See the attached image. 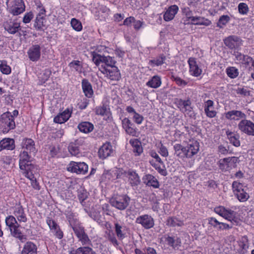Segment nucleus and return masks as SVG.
<instances>
[{"instance_id":"nucleus-1","label":"nucleus","mask_w":254,"mask_h":254,"mask_svg":"<svg viewBox=\"0 0 254 254\" xmlns=\"http://www.w3.org/2000/svg\"><path fill=\"white\" fill-rule=\"evenodd\" d=\"M130 201V197L127 194L116 195L110 199V203L113 207L124 210L127 207Z\"/></svg>"},{"instance_id":"nucleus-2","label":"nucleus","mask_w":254,"mask_h":254,"mask_svg":"<svg viewBox=\"0 0 254 254\" xmlns=\"http://www.w3.org/2000/svg\"><path fill=\"white\" fill-rule=\"evenodd\" d=\"M5 223L6 226L9 228L11 235L18 238L20 240L26 239L24 235L22 234L18 228L19 225L18 224L15 218L11 215L8 216L5 218Z\"/></svg>"},{"instance_id":"nucleus-3","label":"nucleus","mask_w":254,"mask_h":254,"mask_svg":"<svg viewBox=\"0 0 254 254\" xmlns=\"http://www.w3.org/2000/svg\"><path fill=\"white\" fill-rule=\"evenodd\" d=\"M100 70L107 75L111 80H118L121 75L118 67L113 64H101L99 67Z\"/></svg>"},{"instance_id":"nucleus-4","label":"nucleus","mask_w":254,"mask_h":254,"mask_svg":"<svg viewBox=\"0 0 254 254\" xmlns=\"http://www.w3.org/2000/svg\"><path fill=\"white\" fill-rule=\"evenodd\" d=\"M8 11L13 15H18L25 9L23 0H12L7 5Z\"/></svg>"},{"instance_id":"nucleus-5","label":"nucleus","mask_w":254,"mask_h":254,"mask_svg":"<svg viewBox=\"0 0 254 254\" xmlns=\"http://www.w3.org/2000/svg\"><path fill=\"white\" fill-rule=\"evenodd\" d=\"M88 168V165L84 162L71 161L68 164L67 170L77 174H85L87 172Z\"/></svg>"},{"instance_id":"nucleus-6","label":"nucleus","mask_w":254,"mask_h":254,"mask_svg":"<svg viewBox=\"0 0 254 254\" xmlns=\"http://www.w3.org/2000/svg\"><path fill=\"white\" fill-rule=\"evenodd\" d=\"M238 129L243 133L254 136V123L250 120H242L238 125Z\"/></svg>"},{"instance_id":"nucleus-7","label":"nucleus","mask_w":254,"mask_h":254,"mask_svg":"<svg viewBox=\"0 0 254 254\" xmlns=\"http://www.w3.org/2000/svg\"><path fill=\"white\" fill-rule=\"evenodd\" d=\"M224 43L230 49H238L242 45L243 41L238 36L231 35L224 39Z\"/></svg>"},{"instance_id":"nucleus-8","label":"nucleus","mask_w":254,"mask_h":254,"mask_svg":"<svg viewBox=\"0 0 254 254\" xmlns=\"http://www.w3.org/2000/svg\"><path fill=\"white\" fill-rule=\"evenodd\" d=\"M3 27L4 30L10 34H14L21 29L20 23L16 20L11 19L4 22Z\"/></svg>"},{"instance_id":"nucleus-9","label":"nucleus","mask_w":254,"mask_h":254,"mask_svg":"<svg viewBox=\"0 0 254 254\" xmlns=\"http://www.w3.org/2000/svg\"><path fill=\"white\" fill-rule=\"evenodd\" d=\"M175 104L179 110L184 113L189 114L192 110L191 101L190 98L187 100L176 99Z\"/></svg>"},{"instance_id":"nucleus-10","label":"nucleus","mask_w":254,"mask_h":254,"mask_svg":"<svg viewBox=\"0 0 254 254\" xmlns=\"http://www.w3.org/2000/svg\"><path fill=\"white\" fill-rule=\"evenodd\" d=\"M135 222L141 224L145 229H148L153 227L154 220L152 217L148 215L144 214L136 218Z\"/></svg>"},{"instance_id":"nucleus-11","label":"nucleus","mask_w":254,"mask_h":254,"mask_svg":"<svg viewBox=\"0 0 254 254\" xmlns=\"http://www.w3.org/2000/svg\"><path fill=\"white\" fill-rule=\"evenodd\" d=\"M199 143L197 141H192L186 146L185 149V157L191 158L195 155L199 150Z\"/></svg>"},{"instance_id":"nucleus-12","label":"nucleus","mask_w":254,"mask_h":254,"mask_svg":"<svg viewBox=\"0 0 254 254\" xmlns=\"http://www.w3.org/2000/svg\"><path fill=\"white\" fill-rule=\"evenodd\" d=\"M113 153L112 146L110 142L104 143L99 149L98 155L100 158L104 159Z\"/></svg>"},{"instance_id":"nucleus-13","label":"nucleus","mask_w":254,"mask_h":254,"mask_svg":"<svg viewBox=\"0 0 254 254\" xmlns=\"http://www.w3.org/2000/svg\"><path fill=\"white\" fill-rule=\"evenodd\" d=\"M83 143V140L81 139H76L73 142H71L69 144L68 149L72 156H78L80 154L79 146L82 145Z\"/></svg>"},{"instance_id":"nucleus-14","label":"nucleus","mask_w":254,"mask_h":254,"mask_svg":"<svg viewBox=\"0 0 254 254\" xmlns=\"http://www.w3.org/2000/svg\"><path fill=\"white\" fill-rule=\"evenodd\" d=\"M92 60L94 64H115L113 59L110 56H102L100 54L94 53L92 55Z\"/></svg>"},{"instance_id":"nucleus-15","label":"nucleus","mask_w":254,"mask_h":254,"mask_svg":"<svg viewBox=\"0 0 254 254\" xmlns=\"http://www.w3.org/2000/svg\"><path fill=\"white\" fill-rule=\"evenodd\" d=\"M225 117L228 120L238 121L241 119H245L246 115L240 111L232 110L226 112Z\"/></svg>"},{"instance_id":"nucleus-16","label":"nucleus","mask_w":254,"mask_h":254,"mask_svg":"<svg viewBox=\"0 0 254 254\" xmlns=\"http://www.w3.org/2000/svg\"><path fill=\"white\" fill-rule=\"evenodd\" d=\"M226 134L227 138L228 139L230 143L232 144L235 147H239L241 145V142L240 140V135L239 133L235 132H232L228 129L226 131Z\"/></svg>"},{"instance_id":"nucleus-17","label":"nucleus","mask_w":254,"mask_h":254,"mask_svg":"<svg viewBox=\"0 0 254 254\" xmlns=\"http://www.w3.org/2000/svg\"><path fill=\"white\" fill-rule=\"evenodd\" d=\"M28 54L29 59L32 62H36L40 57V47L38 45L32 46L28 50Z\"/></svg>"},{"instance_id":"nucleus-18","label":"nucleus","mask_w":254,"mask_h":254,"mask_svg":"<svg viewBox=\"0 0 254 254\" xmlns=\"http://www.w3.org/2000/svg\"><path fill=\"white\" fill-rule=\"evenodd\" d=\"M179 10V7L176 5H172L168 7L164 14V19L166 21L172 20Z\"/></svg>"},{"instance_id":"nucleus-19","label":"nucleus","mask_w":254,"mask_h":254,"mask_svg":"<svg viewBox=\"0 0 254 254\" xmlns=\"http://www.w3.org/2000/svg\"><path fill=\"white\" fill-rule=\"evenodd\" d=\"M21 170L24 171L23 173L25 177L29 179H33L34 178V174L37 173L38 169L36 166L29 163L25 166V169H21Z\"/></svg>"},{"instance_id":"nucleus-20","label":"nucleus","mask_w":254,"mask_h":254,"mask_svg":"<svg viewBox=\"0 0 254 254\" xmlns=\"http://www.w3.org/2000/svg\"><path fill=\"white\" fill-rule=\"evenodd\" d=\"M37 246L35 244L27 242L24 244L21 254H37Z\"/></svg>"},{"instance_id":"nucleus-21","label":"nucleus","mask_w":254,"mask_h":254,"mask_svg":"<svg viewBox=\"0 0 254 254\" xmlns=\"http://www.w3.org/2000/svg\"><path fill=\"white\" fill-rule=\"evenodd\" d=\"M30 162V156L28 151L24 150L21 152L19 155L20 169H25V166Z\"/></svg>"},{"instance_id":"nucleus-22","label":"nucleus","mask_w":254,"mask_h":254,"mask_svg":"<svg viewBox=\"0 0 254 254\" xmlns=\"http://www.w3.org/2000/svg\"><path fill=\"white\" fill-rule=\"evenodd\" d=\"M129 184L132 187H137L140 183V180L138 174L133 171H129L127 173Z\"/></svg>"},{"instance_id":"nucleus-23","label":"nucleus","mask_w":254,"mask_h":254,"mask_svg":"<svg viewBox=\"0 0 254 254\" xmlns=\"http://www.w3.org/2000/svg\"><path fill=\"white\" fill-rule=\"evenodd\" d=\"M133 153L135 156H139L143 152V148L141 142L138 139H131L129 140Z\"/></svg>"},{"instance_id":"nucleus-24","label":"nucleus","mask_w":254,"mask_h":254,"mask_svg":"<svg viewBox=\"0 0 254 254\" xmlns=\"http://www.w3.org/2000/svg\"><path fill=\"white\" fill-rule=\"evenodd\" d=\"M22 148L27 151H29V153H33L35 154L36 152L35 147V142L31 138H25L22 141Z\"/></svg>"},{"instance_id":"nucleus-25","label":"nucleus","mask_w":254,"mask_h":254,"mask_svg":"<svg viewBox=\"0 0 254 254\" xmlns=\"http://www.w3.org/2000/svg\"><path fill=\"white\" fill-rule=\"evenodd\" d=\"M70 117V113L69 110L67 109L55 117L54 121L56 123L62 124L67 121Z\"/></svg>"},{"instance_id":"nucleus-26","label":"nucleus","mask_w":254,"mask_h":254,"mask_svg":"<svg viewBox=\"0 0 254 254\" xmlns=\"http://www.w3.org/2000/svg\"><path fill=\"white\" fill-rule=\"evenodd\" d=\"M82 87L85 95L88 98L91 97L93 94V91L91 84L87 79H84L82 80Z\"/></svg>"},{"instance_id":"nucleus-27","label":"nucleus","mask_w":254,"mask_h":254,"mask_svg":"<svg viewBox=\"0 0 254 254\" xmlns=\"http://www.w3.org/2000/svg\"><path fill=\"white\" fill-rule=\"evenodd\" d=\"M69 222L77 238L85 232L84 228L74 222L73 219L69 218Z\"/></svg>"},{"instance_id":"nucleus-28","label":"nucleus","mask_w":254,"mask_h":254,"mask_svg":"<svg viewBox=\"0 0 254 254\" xmlns=\"http://www.w3.org/2000/svg\"><path fill=\"white\" fill-rule=\"evenodd\" d=\"M78 128L81 132L85 133H88L93 130L94 126L90 122H83L78 125Z\"/></svg>"},{"instance_id":"nucleus-29","label":"nucleus","mask_w":254,"mask_h":254,"mask_svg":"<svg viewBox=\"0 0 254 254\" xmlns=\"http://www.w3.org/2000/svg\"><path fill=\"white\" fill-rule=\"evenodd\" d=\"M0 145L3 149L12 150L15 148L14 140L11 138H4L1 140Z\"/></svg>"},{"instance_id":"nucleus-30","label":"nucleus","mask_w":254,"mask_h":254,"mask_svg":"<svg viewBox=\"0 0 254 254\" xmlns=\"http://www.w3.org/2000/svg\"><path fill=\"white\" fill-rule=\"evenodd\" d=\"M237 158L235 157L225 158L219 160V166L221 169H224L229 166V163H235Z\"/></svg>"},{"instance_id":"nucleus-31","label":"nucleus","mask_w":254,"mask_h":254,"mask_svg":"<svg viewBox=\"0 0 254 254\" xmlns=\"http://www.w3.org/2000/svg\"><path fill=\"white\" fill-rule=\"evenodd\" d=\"M14 215L19 222H26L27 218L22 206H18L15 208Z\"/></svg>"},{"instance_id":"nucleus-32","label":"nucleus","mask_w":254,"mask_h":254,"mask_svg":"<svg viewBox=\"0 0 254 254\" xmlns=\"http://www.w3.org/2000/svg\"><path fill=\"white\" fill-rule=\"evenodd\" d=\"M145 179L147 181V185L152 186L154 188L159 187V183L154 176L148 174L145 176Z\"/></svg>"},{"instance_id":"nucleus-33","label":"nucleus","mask_w":254,"mask_h":254,"mask_svg":"<svg viewBox=\"0 0 254 254\" xmlns=\"http://www.w3.org/2000/svg\"><path fill=\"white\" fill-rule=\"evenodd\" d=\"M2 120H4V122L5 124V126L8 128L7 129H6V128H5L3 129V131L4 132H7L9 130L13 129L15 127V122L14 121V119H12L11 118H8L7 116H5V117H2Z\"/></svg>"},{"instance_id":"nucleus-34","label":"nucleus","mask_w":254,"mask_h":254,"mask_svg":"<svg viewBox=\"0 0 254 254\" xmlns=\"http://www.w3.org/2000/svg\"><path fill=\"white\" fill-rule=\"evenodd\" d=\"M161 84V78L157 75L154 76L146 83V85L153 88L159 87Z\"/></svg>"},{"instance_id":"nucleus-35","label":"nucleus","mask_w":254,"mask_h":254,"mask_svg":"<svg viewBox=\"0 0 254 254\" xmlns=\"http://www.w3.org/2000/svg\"><path fill=\"white\" fill-rule=\"evenodd\" d=\"M166 241L168 245L172 247L174 249L180 246L181 244V240L178 237L175 239V237L168 236L166 238Z\"/></svg>"},{"instance_id":"nucleus-36","label":"nucleus","mask_w":254,"mask_h":254,"mask_svg":"<svg viewBox=\"0 0 254 254\" xmlns=\"http://www.w3.org/2000/svg\"><path fill=\"white\" fill-rule=\"evenodd\" d=\"M239 252L240 254H244L248 248V240L247 237H244L239 243Z\"/></svg>"},{"instance_id":"nucleus-37","label":"nucleus","mask_w":254,"mask_h":254,"mask_svg":"<svg viewBox=\"0 0 254 254\" xmlns=\"http://www.w3.org/2000/svg\"><path fill=\"white\" fill-rule=\"evenodd\" d=\"M92 251L93 250L88 247H83L71 251L70 254H92Z\"/></svg>"},{"instance_id":"nucleus-38","label":"nucleus","mask_w":254,"mask_h":254,"mask_svg":"<svg viewBox=\"0 0 254 254\" xmlns=\"http://www.w3.org/2000/svg\"><path fill=\"white\" fill-rule=\"evenodd\" d=\"M166 224L170 227L182 226L184 222L175 217H169L167 220Z\"/></svg>"},{"instance_id":"nucleus-39","label":"nucleus","mask_w":254,"mask_h":254,"mask_svg":"<svg viewBox=\"0 0 254 254\" xmlns=\"http://www.w3.org/2000/svg\"><path fill=\"white\" fill-rule=\"evenodd\" d=\"M174 149L175 150V154L180 158H185V149H186V146L184 147L180 144H176L174 146Z\"/></svg>"},{"instance_id":"nucleus-40","label":"nucleus","mask_w":254,"mask_h":254,"mask_svg":"<svg viewBox=\"0 0 254 254\" xmlns=\"http://www.w3.org/2000/svg\"><path fill=\"white\" fill-rule=\"evenodd\" d=\"M238 199L241 202L246 201L250 197L249 194L245 190H241L240 192L235 194Z\"/></svg>"},{"instance_id":"nucleus-41","label":"nucleus","mask_w":254,"mask_h":254,"mask_svg":"<svg viewBox=\"0 0 254 254\" xmlns=\"http://www.w3.org/2000/svg\"><path fill=\"white\" fill-rule=\"evenodd\" d=\"M71 26L76 31H80L82 29L81 22L75 18H73L70 22Z\"/></svg>"},{"instance_id":"nucleus-42","label":"nucleus","mask_w":254,"mask_h":254,"mask_svg":"<svg viewBox=\"0 0 254 254\" xmlns=\"http://www.w3.org/2000/svg\"><path fill=\"white\" fill-rule=\"evenodd\" d=\"M238 9L239 12L242 15H246L249 10L248 5L244 2H241L238 4Z\"/></svg>"},{"instance_id":"nucleus-43","label":"nucleus","mask_w":254,"mask_h":254,"mask_svg":"<svg viewBox=\"0 0 254 254\" xmlns=\"http://www.w3.org/2000/svg\"><path fill=\"white\" fill-rule=\"evenodd\" d=\"M190 71L191 75L197 76L200 74L201 70L200 69L197 64H189Z\"/></svg>"},{"instance_id":"nucleus-44","label":"nucleus","mask_w":254,"mask_h":254,"mask_svg":"<svg viewBox=\"0 0 254 254\" xmlns=\"http://www.w3.org/2000/svg\"><path fill=\"white\" fill-rule=\"evenodd\" d=\"M226 72L228 76L231 78H236L239 74L238 70L235 67H230L227 68Z\"/></svg>"},{"instance_id":"nucleus-45","label":"nucleus","mask_w":254,"mask_h":254,"mask_svg":"<svg viewBox=\"0 0 254 254\" xmlns=\"http://www.w3.org/2000/svg\"><path fill=\"white\" fill-rule=\"evenodd\" d=\"M230 20V17L227 15H223L220 17L217 25L220 28H222Z\"/></svg>"},{"instance_id":"nucleus-46","label":"nucleus","mask_w":254,"mask_h":254,"mask_svg":"<svg viewBox=\"0 0 254 254\" xmlns=\"http://www.w3.org/2000/svg\"><path fill=\"white\" fill-rule=\"evenodd\" d=\"M51 72V70L49 69H45L40 73L39 77L41 78L44 83L49 78Z\"/></svg>"},{"instance_id":"nucleus-47","label":"nucleus","mask_w":254,"mask_h":254,"mask_svg":"<svg viewBox=\"0 0 254 254\" xmlns=\"http://www.w3.org/2000/svg\"><path fill=\"white\" fill-rule=\"evenodd\" d=\"M232 187L234 194L237 192H240L241 190H244L243 184L237 181L233 182Z\"/></svg>"},{"instance_id":"nucleus-48","label":"nucleus","mask_w":254,"mask_h":254,"mask_svg":"<svg viewBox=\"0 0 254 254\" xmlns=\"http://www.w3.org/2000/svg\"><path fill=\"white\" fill-rule=\"evenodd\" d=\"M115 228L117 237L120 239L124 238L125 234L123 233L122 230V226L119 223H116L115 224Z\"/></svg>"},{"instance_id":"nucleus-49","label":"nucleus","mask_w":254,"mask_h":254,"mask_svg":"<svg viewBox=\"0 0 254 254\" xmlns=\"http://www.w3.org/2000/svg\"><path fill=\"white\" fill-rule=\"evenodd\" d=\"M44 17L43 16L37 15L34 23V27L36 28L40 29L43 26Z\"/></svg>"},{"instance_id":"nucleus-50","label":"nucleus","mask_w":254,"mask_h":254,"mask_svg":"<svg viewBox=\"0 0 254 254\" xmlns=\"http://www.w3.org/2000/svg\"><path fill=\"white\" fill-rule=\"evenodd\" d=\"M234 216V211L231 209H226L225 210L222 216L225 219L231 221Z\"/></svg>"},{"instance_id":"nucleus-51","label":"nucleus","mask_w":254,"mask_h":254,"mask_svg":"<svg viewBox=\"0 0 254 254\" xmlns=\"http://www.w3.org/2000/svg\"><path fill=\"white\" fill-rule=\"evenodd\" d=\"M122 124L123 128L125 130L130 127L133 126V124L127 118H124L122 121Z\"/></svg>"},{"instance_id":"nucleus-52","label":"nucleus","mask_w":254,"mask_h":254,"mask_svg":"<svg viewBox=\"0 0 254 254\" xmlns=\"http://www.w3.org/2000/svg\"><path fill=\"white\" fill-rule=\"evenodd\" d=\"M47 223L52 232L56 230V229L59 227L56 222L51 219L48 218L47 220Z\"/></svg>"},{"instance_id":"nucleus-53","label":"nucleus","mask_w":254,"mask_h":254,"mask_svg":"<svg viewBox=\"0 0 254 254\" xmlns=\"http://www.w3.org/2000/svg\"><path fill=\"white\" fill-rule=\"evenodd\" d=\"M47 223L52 232L56 230V229L59 227L56 222L51 219L48 218L47 220Z\"/></svg>"},{"instance_id":"nucleus-54","label":"nucleus","mask_w":254,"mask_h":254,"mask_svg":"<svg viewBox=\"0 0 254 254\" xmlns=\"http://www.w3.org/2000/svg\"><path fill=\"white\" fill-rule=\"evenodd\" d=\"M0 70L3 74H8L11 72V68L8 64H0Z\"/></svg>"},{"instance_id":"nucleus-55","label":"nucleus","mask_w":254,"mask_h":254,"mask_svg":"<svg viewBox=\"0 0 254 254\" xmlns=\"http://www.w3.org/2000/svg\"><path fill=\"white\" fill-rule=\"evenodd\" d=\"M95 112L97 115L104 116L107 114V108L104 106L102 107H98L96 108Z\"/></svg>"},{"instance_id":"nucleus-56","label":"nucleus","mask_w":254,"mask_h":254,"mask_svg":"<svg viewBox=\"0 0 254 254\" xmlns=\"http://www.w3.org/2000/svg\"><path fill=\"white\" fill-rule=\"evenodd\" d=\"M172 78L176 82V83L179 86H184L187 84V82L181 79L180 77L172 76Z\"/></svg>"},{"instance_id":"nucleus-57","label":"nucleus","mask_w":254,"mask_h":254,"mask_svg":"<svg viewBox=\"0 0 254 254\" xmlns=\"http://www.w3.org/2000/svg\"><path fill=\"white\" fill-rule=\"evenodd\" d=\"M33 18V14L32 12H29L26 13L23 18V22L24 23H28L30 22L31 19Z\"/></svg>"},{"instance_id":"nucleus-58","label":"nucleus","mask_w":254,"mask_h":254,"mask_svg":"<svg viewBox=\"0 0 254 254\" xmlns=\"http://www.w3.org/2000/svg\"><path fill=\"white\" fill-rule=\"evenodd\" d=\"M132 118L134 122L137 124H141L143 120V117L137 113L133 115Z\"/></svg>"},{"instance_id":"nucleus-59","label":"nucleus","mask_w":254,"mask_h":254,"mask_svg":"<svg viewBox=\"0 0 254 254\" xmlns=\"http://www.w3.org/2000/svg\"><path fill=\"white\" fill-rule=\"evenodd\" d=\"M159 153L160 154L164 156L167 157L168 156V151L167 148L163 145V144H161L160 146V151Z\"/></svg>"},{"instance_id":"nucleus-60","label":"nucleus","mask_w":254,"mask_h":254,"mask_svg":"<svg viewBox=\"0 0 254 254\" xmlns=\"http://www.w3.org/2000/svg\"><path fill=\"white\" fill-rule=\"evenodd\" d=\"M89 104V100L86 98L83 99L80 103L78 104L79 108L83 110L85 109Z\"/></svg>"},{"instance_id":"nucleus-61","label":"nucleus","mask_w":254,"mask_h":254,"mask_svg":"<svg viewBox=\"0 0 254 254\" xmlns=\"http://www.w3.org/2000/svg\"><path fill=\"white\" fill-rule=\"evenodd\" d=\"M125 131L127 134L132 136H135L136 134V129L133 127V126L127 128Z\"/></svg>"},{"instance_id":"nucleus-62","label":"nucleus","mask_w":254,"mask_h":254,"mask_svg":"<svg viewBox=\"0 0 254 254\" xmlns=\"http://www.w3.org/2000/svg\"><path fill=\"white\" fill-rule=\"evenodd\" d=\"M78 238L79 239V241H80L84 244L87 243V242H88L89 241L88 236L85 234V232L80 235L79 237H78Z\"/></svg>"},{"instance_id":"nucleus-63","label":"nucleus","mask_w":254,"mask_h":254,"mask_svg":"<svg viewBox=\"0 0 254 254\" xmlns=\"http://www.w3.org/2000/svg\"><path fill=\"white\" fill-rule=\"evenodd\" d=\"M218 151L219 153L222 154H227L228 152V149L223 145H220L218 147Z\"/></svg>"},{"instance_id":"nucleus-64","label":"nucleus","mask_w":254,"mask_h":254,"mask_svg":"<svg viewBox=\"0 0 254 254\" xmlns=\"http://www.w3.org/2000/svg\"><path fill=\"white\" fill-rule=\"evenodd\" d=\"M134 21V18L133 17H127L124 21V25L126 26H130L132 22Z\"/></svg>"}]
</instances>
